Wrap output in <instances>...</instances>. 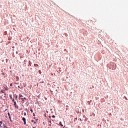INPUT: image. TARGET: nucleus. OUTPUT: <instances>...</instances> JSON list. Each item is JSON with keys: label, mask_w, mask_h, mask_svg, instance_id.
I'll use <instances>...</instances> for the list:
<instances>
[{"label": "nucleus", "mask_w": 128, "mask_h": 128, "mask_svg": "<svg viewBox=\"0 0 128 128\" xmlns=\"http://www.w3.org/2000/svg\"><path fill=\"white\" fill-rule=\"evenodd\" d=\"M10 100H14V98H12V96L10 95Z\"/></svg>", "instance_id": "9d476101"}, {"label": "nucleus", "mask_w": 128, "mask_h": 128, "mask_svg": "<svg viewBox=\"0 0 128 128\" xmlns=\"http://www.w3.org/2000/svg\"><path fill=\"white\" fill-rule=\"evenodd\" d=\"M60 124L61 126H64V125H62V122H60Z\"/></svg>", "instance_id": "ddd939ff"}, {"label": "nucleus", "mask_w": 128, "mask_h": 128, "mask_svg": "<svg viewBox=\"0 0 128 128\" xmlns=\"http://www.w3.org/2000/svg\"><path fill=\"white\" fill-rule=\"evenodd\" d=\"M7 128L6 126H4V128Z\"/></svg>", "instance_id": "5701e85b"}, {"label": "nucleus", "mask_w": 128, "mask_h": 128, "mask_svg": "<svg viewBox=\"0 0 128 128\" xmlns=\"http://www.w3.org/2000/svg\"><path fill=\"white\" fill-rule=\"evenodd\" d=\"M18 96H16V100H18Z\"/></svg>", "instance_id": "4468645a"}, {"label": "nucleus", "mask_w": 128, "mask_h": 128, "mask_svg": "<svg viewBox=\"0 0 128 128\" xmlns=\"http://www.w3.org/2000/svg\"><path fill=\"white\" fill-rule=\"evenodd\" d=\"M30 112L32 114L34 113V110L32 108L30 109Z\"/></svg>", "instance_id": "9b49d317"}, {"label": "nucleus", "mask_w": 128, "mask_h": 128, "mask_svg": "<svg viewBox=\"0 0 128 128\" xmlns=\"http://www.w3.org/2000/svg\"><path fill=\"white\" fill-rule=\"evenodd\" d=\"M34 116H36V114L34 113Z\"/></svg>", "instance_id": "412c9836"}, {"label": "nucleus", "mask_w": 128, "mask_h": 128, "mask_svg": "<svg viewBox=\"0 0 128 128\" xmlns=\"http://www.w3.org/2000/svg\"><path fill=\"white\" fill-rule=\"evenodd\" d=\"M24 122V124H26V122Z\"/></svg>", "instance_id": "a211bd4d"}, {"label": "nucleus", "mask_w": 128, "mask_h": 128, "mask_svg": "<svg viewBox=\"0 0 128 128\" xmlns=\"http://www.w3.org/2000/svg\"><path fill=\"white\" fill-rule=\"evenodd\" d=\"M35 68H38V64H34Z\"/></svg>", "instance_id": "423d86ee"}, {"label": "nucleus", "mask_w": 128, "mask_h": 128, "mask_svg": "<svg viewBox=\"0 0 128 128\" xmlns=\"http://www.w3.org/2000/svg\"><path fill=\"white\" fill-rule=\"evenodd\" d=\"M10 122H12V116H10Z\"/></svg>", "instance_id": "6e6552de"}, {"label": "nucleus", "mask_w": 128, "mask_h": 128, "mask_svg": "<svg viewBox=\"0 0 128 128\" xmlns=\"http://www.w3.org/2000/svg\"><path fill=\"white\" fill-rule=\"evenodd\" d=\"M2 75H3V76L4 75V73H2Z\"/></svg>", "instance_id": "a878e982"}, {"label": "nucleus", "mask_w": 128, "mask_h": 128, "mask_svg": "<svg viewBox=\"0 0 128 128\" xmlns=\"http://www.w3.org/2000/svg\"><path fill=\"white\" fill-rule=\"evenodd\" d=\"M18 88H20V86H18Z\"/></svg>", "instance_id": "393cba45"}, {"label": "nucleus", "mask_w": 128, "mask_h": 128, "mask_svg": "<svg viewBox=\"0 0 128 128\" xmlns=\"http://www.w3.org/2000/svg\"><path fill=\"white\" fill-rule=\"evenodd\" d=\"M10 86H14V85L12 84H11Z\"/></svg>", "instance_id": "6ab92c4d"}, {"label": "nucleus", "mask_w": 128, "mask_h": 128, "mask_svg": "<svg viewBox=\"0 0 128 128\" xmlns=\"http://www.w3.org/2000/svg\"><path fill=\"white\" fill-rule=\"evenodd\" d=\"M52 118H56V116H52Z\"/></svg>", "instance_id": "4be33fe9"}, {"label": "nucleus", "mask_w": 128, "mask_h": 128, "mask_svg": "<svg viewBox=\"0 0 128 128\" xmlns=\"http://www.w3.org/2000/svg\"><path fill=\"white\" fill-rule=\"evenodd\" d=\"M22 120H23L24 122H26V118H22Z\"/></svg>", "instance_id": "20e7f679"}, {"label": "nucleus", "mask_w": 128, "mask_h": 128, "mask_svg": "<svg viewBox=\"0 0 128 128\" xmlns=\"http://www.w3.org/2000/svg\"><path fill=\"white\" fill-rule=\"evenodd\" d=\"M50 124H52V121H50Z\"/></svg>", "instance_id": "b1692460"}, {"label": "nucleus", "mask_w": 128, "mask_h": 128, "mask_svg": "<svg viewBox=\"0 0 128 128\" xmlns=\"http://www.w3.org/2000/svg\"><path fill=\"white\" fill-rule=\"evenodd\" d=\"M14 104L16 108H17L18 110V106L16 105V102H14Z\"/></svg>", "instance_id": "7ed1b4c3"}, {"label": "nucleus", "mask_w": 128, "mask_h": 128, "mask_svg": "<svg viewBox=\"0 0 128 128\" xmlns=\"http://www.w3.org/2000/svg\"><path fill=\"white\" fill-rule=\"evenodd\" d=\"M12 102H16V101L14 100V99L12 100Z\"/></svg>", "instance_id": "f3484780"}, {"label": "nucleus", "mask_w": 128, "mask_h": 128, "mask_svg": "<svg viewBox=\"0 0 128 128\" xmlns=\"http://www.w3.org/2000/svg\"><path fill=\"white\" fill-rule=\"evenodd\" d=\"M112 66H114V68H112V70H114L116 68V65L115 64H113Z\"/></svg>", "instance_id": "f03ea898"}, {"label": "nucleus", "mask_w": 128, "mask_h": 128, "mask_svg": "<svg viewBox=\"0 0 128 128\" xmlns=\"http://www.w3.org/2000/svg\"><path fill=\"white\" fill-rule=\"evenodd\" d=\"M1 92H2V94H4V90H2Z\"/></svg>", "instance_id": "f8f14e48"}, {"label": "nucleus", "mask_w": 128, "mask_h": 128, "mask_svg": "<svg viewBox=\"0 0 128 128\" xmlns=\"http://www.w3.org/2000/svg\"><path fill=\"white\" fill-rule=\"evenodd\" d=\"M32 122H34V124H36V122H34V120H32Z\"/></svg>", "instance_id": "1a4fd4ad"}, {"label": "nucleus", "mask_w": 128, "mask_h": 128, "mask_svg": "<svg viewBox=\"0 0 128 128\" xmlns=\"http://www.w3.org/2000/svg\"><path fill=\"white\" fill-rule=\"evenodd\" d=\"M8 116H10V112L8 113Z\"/></svg>", "instance_id": "2eb2a0df"}, {"label": "nucleus", "mask_w": 128, "mask_h": 128, "mask_svg": "<svg viewBox=\"0 0 128 128\" xmlns=\"http://www.w3.org/2000/svg\"><path fill=\"white\" fill-rule=\"evenodd\" d=\"M8 128V127H7V128Z\"/></svg>", "instance_id": "c756f323"}, {"label": "nucleus", "mask_w": 128, "mask_h": 128, "mask_svg": "<svg viewBox=\"0 0 128 128\" xmlns=\"http://www.w3.org/2000/svg\"><path fill=\"white\" fill-rule=\"evenodd\" d=\"M24 116H26V112L24 113Z\"/></svg>", "instance_id": "aec40b11"}, {"label": "nucleus", "mask_w": 128, "mask_h": 128, "mask_svg": "<svg viewBox=\"0 0 128 128\" xmlns=\"http://www.w3.org/2000/svg\"><path fill=\"white\" fill-rule=\"evenodd\" d=\"M66 110H68V108H66Z\"/></svg>", "instance_id": "cd10ccee"}, {"label": "nucleus", "mask_w": 128, "mask_h": 128, "mask_svg": "<svg viewBox=\"0 0 128 128\" xmlns=\"http://www.w3.org/2000/svg\"><path fill=\"white\" fill-rule=\"evenodd\" d=\"M6 90H8V86H6V87L4 88Z\"/></svg>", "instance_id": "0eeeda50"}, {"label": "nucleus", "mask_w": 128, "mask_h": 128, "mask_svg": "<svg viewBox=\"0 0 128 128\" xmlns=\"http://www.w3.org/2000/svg\"><path fill=\"white\" fill-rule=\"evenodd\" d=\"M66 108H68V106H66Z\"/></svg>", "instance_id": "bb28decb"}, {"label": "nucleus", "mask_w": 128, "mask_h": 128, "mask_svg": "<svg viewBox=\"0 0 128 128\" xmlns=\"http://www.w3.org/2000/svg\"><path fill=\"white\" fill-rule=\"evenodd\" d=\"M0 128H2V122H0Z\"/></svg>", "instance_id": "39448f33"}, {"label": "nucleus", "mask_w": 128, "mask_h": 128, "mask_svg": "<svg viewBox=\"0 0 128 128\" xmlns=\"http://www.w3.org/2000/svg\"><path fill=\"white\" fill-rule=\"evenodd\" d=\"M20 98L19 100H22V102H24V100H26V98H24V96L22 95V94H20L19 95Z\"/></svg>", "instance_id": "f257e3e1"}, {"label": "nucleus", "mask_w": 128, "mask_h": 128, "mask_svg": "<svg viewBox=\"0 0 128 128\" xmlns=\"http://www.w3.org/2000/svg\"><path fill=\"white\" fill-rule=\"evenodd\" d=\"M39 74H42V71L39 70Z\"/></svg>", "instance_id": "dca6fc26"}, {"label": "nucleus", "mask_w": 128, "mask_h": 128, "mask_svg": "<svg viewBox=\"0 0 128 128\" xmlns=\"http://www.w3.org/2000/svg\"><path fill=\"white\" fill-rule=\"evenodd\" d=\"M33 128H34V127H33Z\"/></svg>", "instance_id": "c85d7f7f"}]
</instances>
